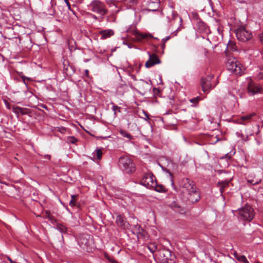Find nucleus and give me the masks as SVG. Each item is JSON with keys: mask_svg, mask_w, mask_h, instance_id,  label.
<instances>
[{"mask_svg": "<svg viewBox=\"0 0 263 263\" xmlns=\"http://www.w3.org/2000/svg\"><path fill=\"white\" fill-rule=\"evenodd\" d=\"M133 230L137 235L138 234H139L141 232H142L144 230L143 228L139 224L135 225Z\"/></svg>", "mask_w": 263, "mask_h": 263, "instance_id": "nucleus-33", "label": "nucleus"}, {"mask_svg": "<svg viewBox=\"0 0 263 263\" xmlns=\"http://www.w3.org/2000/svg\"><path fill=\"white\" fill-rule=\"evenodd\" d=\"M57 229L62 233L68 234L69 231L68 228L62 223H57Z\"/></svg>", "mask_w": 263, "mask_h": 263, "instance_id": "nucleus-23", "label": "nucleus"}, {"mask_svg": "<svg viewBox=\"0 0 263 263\" xmlns=\"http://www.w3.org/2000/svg\"><path fill=\"white\" fill-rule=\"evenodd\" d=\"M65 3L66 4V5H67V6L68 7V8H70V5L68 2V0H64Z\"/></svg>", "mask_w": 263, "mask_h": 263, "instance_id": "nucleus-49", "label": "nucleus"}, {"mask_svg": "<svg viewBox=\"0 0 263 263\" xmlns=\"http://www.w3.org/2000/svg\"><path fill=\"white\" fill-rule=\"evenodd\" d=\"M173 33H174V35H176V34H177L176 33H175V32H174Z\"/></svg>", "mask_w": 263, "mask_h": 263, "instance_id": "nucleus-61", "label": "nucleus"}, {"mask_svg": "<svg viewBox=\"0 0 263 263\" xmlns=\"http://www.w3.org/2000/svg\"><path fill=\"white\" fill-rule=\"evenodd\" d=\"M98 33L101 35V40H105L112 36L114 34V31L112 29H106L100 31Z\"/></svg>", "mask_w": 263, "mask_h": 263, "instance_id": "nucleus-16", "label": "nucleus"}, {"mask_svg": "<svg viewBox=\"0 0 263 263\" xmlns=\"http://www.w3.org/2000/svg\"><path fill=\"white\" fill-rule=\"evenodd\" d=\"M21 78H22V79H23V81L24 83L26 85V82H25L26 80H30V78H27V77H25V76H21Z\"/></svg>", "mask_w": 263, "mask_h": 263, "instance_id": "nucleus-46", "label": "nucleus"}, {"mask_svg": "<svg viewBox=\"0 0 263 263\" xmlns=\"http://www.w3.org/2000/svg\"><path fill=\"white\" fill-rule=\"evenodd\" d=\"M28 106H30V107H35V106H32V105H28Z\"/></svg>", "mask_w": 263, "mask_h": 263, "instance_id": "nucleus-59", "label": "nucleus"}, {"mask_svg": "<svg viewBox=\"0 0 263 263\" xmlns=\"http://www.w3.org/2000/svg\"><path fill=\"white\" fill-rule=\"evenodd\" d=\"M229 185L228 181H221L217 183V186L220 188V191L221 194H222L225 190V188L227 187Z\"/></svg>", "mask_w": 263, "mask_h": 263, "instance_id": "nucleus-26", "label": "nucleus"}, {"mask_svg": "<svg viewBox=\"0 0 263 263\" xmlns=\"http://www.w3.org/2000/svg\"><path fill=\"white\" fill-rule=\"evenodd\" d=\"M160 81L159 84H163V82H162L161 76L160 77Z\"/></svg>", "mask_w": 263, "mask_h": 263, "instance_id": "nucleus-57", "label": "nucleus"}, {"mask_svg": "<svg viewBox=\"0 0 263 263\" xmlns=\"http://www.w3.org/2000/svg\"><path fill=\"white\" fill-rule=\"evenodd\" d=\"M200 95H202L201 93H200ZM202 98H204V97L202 96H196V97H194L193 99H202Z\"/></svg>", "mask_w": 263, "mask_h": 263, "instance_id": "nucleus-51", "label": "nucleus"}, {"mask_svg": "<svg viewBox=\"0 0 263 263\" xmlns=\"http://www.w3.org/2000/svg\"><path fill=\"white\" fill-rule=\"evenodd\" d=\"M151 189L160 193L166 192L165 187L163 185L158 184L157 181H156V184L154 185V186Z\"/></svg>", "mask_w": 263, "mask_h": 263, "instance_id": "nucleus-22", "label": "nucleus"}, {"mask_svg": "<svg viewBox=\"0 0 263 263\" xmlns=\"http://www.w3.org/2000/svg\"><path fill=\"white\" fill-rule=\"evenodd\" d=\"M134 36L135 39L139 42H142L144 40L147 39L148 36H151L150 34L148 35L147 34H143L139 32H135L134 33Z\"/></svg>", "mask_w": 263, "mask_h": 263, "instance_id": "nucleus-19", "label": "nucleus"}, {"mask_svg": "<svg viewBox=\"0 0 263 263\" xmlns=\"http://www.w3.org/2000/svg\"><path fill=\"white\" fill-rule=\"evenodd\" d=\"M39 106L43 107V108H47V107L45 105H44V104H41V105H39Z\"/></svg>", "mask_w": 263, "mask_h": 263, "instance_id": "nucleus-56", "label": "nucleus"}, {"mask_svg": "<svg viewBox=\"0 0 263 263\" xmlns=\"http://www.w3.org/2000/svg\"><path fill=\"white\" fill-rule=\"evenodd\" d=\"M236 35L237 39L242 42H247L252 37L251 32L244 27L238 28L236 31Z\"/></svg>", "mask_w": 263, "mask_h": 263, "instance_id": "nucleus-10", "label": "nucleus"}, {"mask_svg": "<svg viewBox=\"0 0 263 263\" xmlns=\"http://www.w3.org/2000/svg\"><path fill=\"white\" fill-rule=\"evenodd\" d=\"M130 76L131 78L135 81L134 83L130 82L129 84V85L131 88H134L135 87H136L138 89L143 90L145 86H147L148 84L144 80H137L136 77L134 74H131Z\"/></svg>", "mask_w": 263, "mask_h": 263, "instance_id": "nucleus-12", "label": "nucleus"}, {"mask_svg": "<svg viewBox=\"0 0 263 263\" xmlns=\"http://www.w3.org/2000/svg\"><path fill=\"white\" fill-rule=\"evenodd\" d=\"M91 17L95 19L96 20H98V17L96 16L95 15H93V14H91Z\"/></svg>", "mask_w": 263, "mask_h": 263, "instance_id": "nucleus-55", "label": "nucleus"}, {"mask_svg": "<svg viewBox=\"0 0 263 263\" xmlns=\"http://www.w3.org/2000/svg\"><path fill=\"white\" fill-rule=\"evenodd\" d=\"M89 7L91 11L102 16L105 15L108 12L105 4L99 0H95L91 2L89 5Z\"/></svg>", "mask_w": 263, "mask_h": 263, "instance_id": "nucleus-7", "label": "nucleus"}, {"mask_svg": "<svg viewBox=\"0 0 263 263\" xmlns=\"http://www.w3.org/2000/svg\"><path fill=\"white\" fill-rule=\"evenodd\" d=\"M263 178V170L261 168L251 171L247 177V182L252 185L260 183Z\"/></svg>", "mask_w": 263, "mask_h": 263, "instance_id": "nucleus-5", "label": "nucleus"}, {"mask_svg": "<svg viewBox=\"0 0 263 263\" xmlns=\"http://www.w3.org/2000/svg\"><path fill=\"white\" fill-rule=\"evenodd\" d=\"M149 55V59L145 63V67L150 68L153 66L161 63V61L156 54H151L149 52H147Z\"/></svg>", "mask_w": 263, "mask_h": 263, "instance_id": "nucleus-13", "label": "nucleus"}, {"mask_svg": "<svg viewBox=\"0 0 263 263\" xmlns=\"http://www.w3.org/2000/svg\"><path fill=\"white\" fill-rule=\"evenodd\" d=\"M118 165L120 169L127 174H132L136 171V165L128 156H123L119 159Z\"/></svg>", "mask_w": 263, "mask_h": 263, "instance_id": "nucleus-2", "label": "nucleus"}, {"mask_svg": "<svg viewBox=\"0 0 263 263\" xmlns=\"http://www.w3.org/2000/svg\"><path fill=\"white\" fill-rule=\"evenodd\" d=\"M159 2L158 0H156L155 2H150L148 5L147 10L149 11L155 12L157 11L159 7Z\"/></svg>", "mask_w": 263, "mask_h": 263, "instance_id": "nucleus-18", "label": "nucleus"}, {"mask_svg": "<svg viewBox=\"0 0 263 263\" xmlns=\"http://www.w3.org/2000/svg\"><path fill=\"white\" fill-rule=\"evenodd\" d=\"M78 196V195H72L71 196V199L69 202V205L70 206H74L76 205V201L77 199V197Z\"/></svg>", "mask_w": 263, "mask_h": 263, "instance_id": "nucleus-32", "label": "nucleus"}, {"mask_svg": "<svg viewBox=\"0 0 263 263\" xmlns=\"http://www.w3.org/2000/svg\"><path fill=\"white\" fill-rule=\"evenodd\" d=\"M190 102L192 103H198L199 100H190Z\"/></svg>", "mask_w": 263, "mask_h": 263, "instance_id": "nucleus-48", "label": "nucleus"}, {"mask_svg": "<svg viewBox=\"0 0 263 263\" xmlns=\"http://www.w3.org/2000/svg\"><path fill=\"white\" fill-rule=\"evenodd\" d=\"M109 260L111 262V263H119L118 262H117L116 260H115V259H109Z\"/></svg>", "mask_w": 263, "mask_h": 263, "instance_id": "nucleus-53", "label": "nucleus"}, {"mask_svg": "<svg viewBox=\"0 0 263 263\" xmlns=\"http://www.w3.org/2000/svg\"><path fill=\"white\" fill-rule=\"evenodd\" d=\"M169 206L176 212L182 213L183 212V209L176 201H173Z\"/></svg>", "mask_w": 263, "mask_h": 263, "instance_id": "nucleus-21", "label": "nucleus"}, {"mask_svg": "<svg viewBox=\"0 0 263 263\" xmlns=\"http://www.w3.org/2000/svg\"><path fill=\"white\" fill-rule=\"evenodd\" d=\"M235 212L234 214L237 215L239 219L245 221H251L254 216L253 209L248 204L238 209Z\"/></svg>", "mask_w": 263, "mask_h": 263, "instance_id": "nucleus-3", "label": "nucleus"}, {"mask_svg": "<svg viewBox=\"0 0 263 263\" xmlns=\"http://www.w3.org/2000/svg\"><path fill=\"white\" fill-rule=\"evenodd\" d=\"M12 109L13 111L16 114L20 112L22 114H26L27 113V109L26 108H22L19 106L13 105Z\"/></svg>", "mask_w": 263, "mask_h": 263, "instance_id": "nucleus-25", "label": "nucleus"}, {"mask_svg": "<svg viewBox=\"0 0 263 263\" xmlns=\"http://www.w3.org/2000/svg\"><path fill=\"white\" fill-rule=\"evenodd\" d=\"M262 91L263 88L260 84L255 83L252 80H250L247 85V92L250 96L261 93Z\"/></svg>", "mask_w": 263, "mask_h": 263, "instance_id": "nucleus-9", "label": "nucleus"}, {"mask_svg": "<svg viewBox=\"0 0 263 263\" xmlns=\"http://www.w3.org/2000/svg\"><path fill=\"white\" fill-rule=\"evenodd\" d=\"M258 37L259 39V41L261 44L263 45V32L259 34Z\"/></svg>", "mask_w": 263, "mask_h": 263, "instance_id": "nucleus-45", "label": "nucleus"}, {"mask_svg": "<svg viewBox=\"0 0 263 263\" xmlns=\"http://www.w3.org/2000/svg\"><path fill=\"white\" fill-rule=\"evenodd\" d=\"M161 263H175V256L168 249L162 248L156 254Z\"/></svg>", "mask_w": 263, "mask_h": 263, "instance_id": "nucleus-4", "label": "nucleus"}, {"mask_svg": "<svg viewBox=\"0 0 263 263\" xmlns=\"http://www.w3.org/2000/svg\"><path fill=\"white\" fill-rule=\"evenodd\" d=\"M67 140L69 142L71 143H75L77 141V139L73 136L68 137L67 138Z\"/></svg>", "mask_w": 263, "mask_h": 263, "instance_id": "nucleus-36", "label": "nucleus"}, {"mask_svg": "<svg viewBox=\"0 0 263 263\" xmlns=\"http://www.w3.org/2000/svg\"><path fill=\"white\" fill-rule=\"evenodd\" d=\"M57 128H58V131L60 132L61 133H65L66 130V128L63 127H59Z\"/></svg>", "mask_w": 263, "mask_h": 263, "instance_id": "nucleus-41", "label": "nucleus"}, {"mask_svg": "<svg viewBox=\"0 0 263 263\" xmlns=\"http://www.w3.org/2000/svg\"><path fill=\"white\" fill-rule=\"evenodd\" d=\"M49 221H51V222L52 223V224H55V223H57V220L55 219V218L53 216H51L49 218V219H48Z\"/></svg>", "mask_w": 263, "mask_h": 263, "instance_id": "nucleus-42", "label": "nucleus"}, {"mask_svg": "<svg viewBox=\"0 0 263 263\" xmlns=\"http://www.w3.org/2000/svg\"><path fill=\"white\" fill-rule=\"evenodd\" d=\"M215 138H216V140L214 142L215 143H216V142H217L219 141H221L222 140V139H220V138H218L217 136H216L215 137Z\"/></svg>", "mask_w": 263, "mask_h": 263, "instance_id": "nucleus-50", "label": "nucleus"}, {"mask_svg": "<svg viewBox=\"0 0 263 263\" xmlns=\"http://www.w3.org/2000/svg\"><path fill=\"white\" fill-rule=\"evenodd\" d=\"M51 216L50 212L49 211H46L45 215H44V218L49 219Z\"/></svg>", "mask_w": 263, "mask_h": 263, "instance_id": "nucleus-39", "label": "nucleus"}, {"mask_svg": "<svg viewBox=\"0 0 263 263\" xmlns=\"http://www.w3.org/2000/svg\"><path fill=\"white\" fill-rule=\"evenodd\" d=\"M8 260L10 261V263H17L16 261L13 260L10 257H7Z\"/></svg>", "mask_w": 263, "mask_h": 263, "instance_id": "nucleus-47", "label": "nucleus"}, {"mask_svg": "<svg viewBox=\"0 0 263 263\" xmlns=\"http://www.w3.org/2000/svg\"><path fill=\"white\" fill-rule=\"evenodd\" d=\"M64 71L67 76H71L75 72V68L72 66L70 65L68 61L64 60L63 62Z\"/></svg>", "mask_w": 263, "mask_h": 263, "instance_id": "nucleus-15", "label": "nucleus"}, {"mask_svg": "<svg viewBox=\"0 0 263 263\" xmlns=\"http://www.w3.org/2000/svg\"><path fill=\"white\" fill-rule=\"evenodd\" d=\"M226 67L229 71L235 74H241V65L235 58L230 57L228 59Z\"/></svg>", "mask_w": 263, "mask_h": 263, "instance_id": "nucleus-6", "label": "nucleus"}, {"mask_svg": "<svg viewBox=\"0 0 263 263\" xmlns=\"http://www.w3.org/2000/svg\"><path fill=\"white\" fill-rule=\"evenodd\" d=\"M88 73H89V70L88 69H86L85 70V74L87 76V77H88Z\"/></svg>", "mask_w": 263, "mask_h": 263, "instance_id": "nucleus-54", "label": "nucleus"}, {"mask_svg": "<svg viewBox=\"0 0 263 263\" xmlns=\"http://www.w3.org/2000/svg\"><path fill=\"white\" fill-rule=\"evenodd\" d=\"M226 50H227L228 52L229 51H236V47L235 43L233 41H229L227 45Z\"/></svg>", "mask_w": 263, "mask_h": 263, "instance_id": "nucleus-28", "label": "nucleus"}, {"mask_svg": "<svg viewBox=\"0 0 263 263\" xmlns=\"http://www.w3.org/2000/svg\"><path fill=\"white\" fill-rule=\"evenodd\" d=\"M257 119L258 116H257V114L255 112H252L251 114L241 116L239 119V123L245 125L247 123L256 120Z\"/></svg>", "mask_w": 263, "mask_h": 263, "instance_id": "nucleus-14", "label": "nucleus"}, {"mask_svg": "<svg viewBox=\"0 0 263 263\" xmlns=\"http://www.w3.org/2000/svg\"><path fill=\"white\" fill-rule=\"evenodd\" d=\"M171 39V36L169 35V36H166V37L165 38H163L162 40V49H164V47H165V43L168 41L170 39Z\"/></svg>", "mask_w": 263, "mask_h": 263, "instance_id": "nucleus-35", "label": "nucleus"}, {"mask_svg": "<svg viewBox=\"0 0 263 263\" xmlns=\"http://www.w3.org/2000/svg\"><path fill=\"white\" fill-rule=\"evenodd\" d=\"M153 92L154 95L156 96L155 97H159V98H165V96H163L162 95V91L159 89V88H155L153 89Z\"/></svg>", "mask_w": 263, "mask_h": 263, "instance_id": "nucleus-31", "label": "nucleus"}, {"mask_svg": "<svg viewBox=\"0 0 263 263\" xmlns=\"http://www.w3.org/2000/svg\"><path fill=\"white\" fill-rule=\"evenodd\" d=\"M145 116L146 117V118L145 119L146 120H148L149 118V117H148V115L147 114V112H145V111H143Z\"/></svg>", "mask_w": 263, "mask_h": 263, "instance_id": "nucleus-52", "label": "nucleus"}, {"mask_svg": "<svg viewBox=\"0 0 263 263\" xmlns=\"http://www.w3.org/2000/svg\"><path fill=\"white\" fill-rule=\"evenodd\" d=\"M147 249L151 251V252L154 254L157 250V245L155 242L149 243L147 246Z\"/></svg>", "mask_w": 263, "mask_h": 263, "instance_id": "nucleus-30", "label": "nucleus"}, {"mask_svg": "<svg viewBox=\"0 0 263 263\" xmlns=\"http://www.w3.org/2000/svg\"><path fill=\"white\" fill-rule=\"evenodd\" d=\"M110 4H112L114 6H115L114 3L112 1H110Z\"/></svg>", "mask_w": 263, "mask_h": 263, "instance_id": "nucleus-58", "label": "nucleus"}, {"mask_svg": "<svg viewBox=\"0 0 263 263\" xmlns=\"http://www.w3.org/2000/svg\"><path fill=\"white\" fill-rule=\"evenodd\" d=\"M116 222L118 226L121 227H125L127 223L126 219L121 215H118L117 216Z\"/></svg>", "mask_w": 263, "mask_h": 263, "instance_id": "nucleus-17", "label": "nucleus"}, {"mask_svg": "<svg viewBox=\"0 0 263 263\" xmlns=\"http://www.w3.org/2000/svg\"><path fill=\"white\" fill-rule=\"evenodd\" d=\"M234 256L235 258L239 261H241L245 263H249L246 256L243 255H239L237 252H234Z\"/></svg>", "mask_w": 263, "mask_h": 263, "instance_id": "nucleus-24", "label": "nucleus"}, {"mask_svg": "<svg viewBox=\"0 0 263 263\" xmlns=\"http://www.w3.org/2000/svg\"><path fill=\"white\" fill-rule=\"evenodd\" d=\"M121 134L123 137H126L129 139H131L132 138V136L129 134L127 133L125 131H121Z\"/></svg>", "mask_w": 263, "mask_h": 263, "instance_id": "nucleus-37", "label": "nucleus"}, {"mask_svg": "<svg viewBox=\"0 0 263 263\" xmlns=\"http://www.w3.org/2000/svg\"><path fill=\"white\" fill-rule=\"evenodd\" d=\"M137 238L139 240L142 239L143 240H146L148 238V235L147 232L144 230L143 232H141L139 234H138Z\"/></svg>", "mask_w": 263, "mask_h": 263, "instance_id": "nucleus-29", "label": "nucleus"}, {"mask_svg": "<svg viewBox=\"0 0 263 263\" xmlns=\"http://www.w3.org/2000/svg\"><path fill=\"white\" fill-rule=\"evenodd\" d=\"M156 178L152 173L145 174L140 181L142 185L149 189L156 184Z\"/></svg>", "mask_w": 263, "mask_h": 263, "instance_id": "nucleus-8", "label": "nucleus"}, {"mask_svg": "<svg viewBox=\"0 0 263 263\" xmlns=\"http://www.w3.org/2000/svg\"><path fill=\"white\" fill-rule=\"evenodd\" d=\"M4 101L5 104L7 108L9 109H10L11 105H10L9 102L8 101V100L6 99H5V100H4Z\"/></svg>", "mask_w": 263, "mask_h": 263, "instance_id": "nucleus-44", "label": "nucleus"}, {"mask_svg": "<svg viewBox=\"0 0 263 263\" xmlns=\"http://www.w3.org/2000/svg\"><path fill=\"white\" fill-rule=\"evenodd\" d=\"M96 154L97 158L98 160L101 159V158H102V150L101 149H96Z\"/></svg>", "mask_w": 263, "mask_h": 263, "instance_id": "nucleus-34", "label": "nucleus"}, {"mask_svg": "<svg viewBox=\"0 0 263 263\" xmlns=\"http://www.w3.org/2000/svg\"><path fill=\"white\" fill-rule=\"evenodd\" d=\"M78 242L81 247L84 248L85 246H87L88 241L85 236H82L78 239Z\"/></svg>", "mask_w": 263, "mask_h": 263, "instance_id": "nucleus-27", "label": "nucleus"}, {"mask_svg": "<svg viewBox=\"0 0 263 263\" xmlns=\"http://www.w3.org/2000/svg\"><path fill=\"white\" fill-rule=\"evenodd\" d=\"M197 28L200 32H206L208 27L202 21H199L197 24Z\"/></svg>", "mask_w": 263, "mask_h": 263, "instance_id": "nucleus-20", "label": "nucleus"}, {"mask_svg": "<svg viewBox=\"0 0 263 263\" xmlns=\"http://www.w3.org/2000/svg\"><path fill=\"white\" fill-rule=\"evenodd\" d=\"M172 15H173V19H176L177 18H179L180 22H182V18L181 17H180L177 13H175L174 12H173Z\"/></svg>", "mask_w": 263, "mask_h": 263, "instance_id": "nucleus-40", "label": "nucleus"}, {"mask_svg": "<svg viewBox=\"0 0 263 263\" xmlns=\"http://www.w3.org/2000/svg\"><path fill=\"white\" fill-rule=\"evenodd\" d=\"M179 186L183 200L187 204H194L199 201L200 195L194 182L187 178L182 179Z\"/></svg>", "mask_w": 263, "mask_h": 263, "instance_id": "nucleus-1", "label": "nucleus"}, {"mask_svg": "<svg viewBox=\"0 0 263 263\" xmlns=\"http://www.w3.org/2000/svg\"><path fill=\"white\" fill-rule=\"evenodd\" d=\"M112 109L114 111L115 115L116 114L117 111L120 112V107H118V106L115 105L114 104L112 106Z\"/></svg>", "mask_w": 263, "mask_h": 263, "instance_id": "nucleus-38", "label": "nucleus"}, {"mask_svg": "<svg viewBox=\"0 0 263 263\" xmlns=\"http://www.w3.org/2000/svg\"><path fill=\"white\" fill-rule=\"evenodd\" d=\"M214 78L213 74H209L205 78H202L201 80V85L202 91L204 93H209L210 89L212 87L211 80Z\"/></svg>", "mask_w": 263, "mask_h": 263, "instance_id": "nucleus-11", "label": "nucleus"}, {"mask_svg": "<svg viewBox=\"0 0 263 263\" xmlns=\"http://www.w3.org/2000/svg\"><path fill=\"white\" fill-rule=\"evenodd\" d=\"M225 157H228V159H230V157H228V156H227V155H226Z\"/></svg>", "mask_w": 263, "mask_h": 263, "instance_id": "nucleus-60", "label": "nucleus"}, {"mask_svg": "<svg viewBox=\"0 0 263 263\" xmlns=\"http://www.w3.org/2000/svg\"><path fill=\"white\" fill-rule=\"evenodd\" d=\"M256 78L258 80H263V72H259L257 74Z\"/></svg>", "mask_w": 263, "mask_h": 263, "instance_id": "nucleus-43", "label": "nucleus"}]
</instances>
